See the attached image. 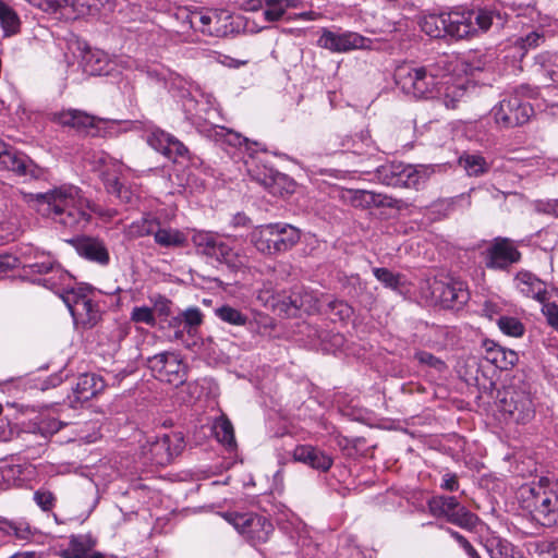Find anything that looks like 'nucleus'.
<instances>
[{"instance_id": "obj_1", "label": "nucleus", "mask_w": 558, "mask_h": 558, "mask_svg": "<svg viewBox=\"0 0 558 558\" xmlns=\"http://www.w3.org/2000/svg\"><path fill=\"white\" fill-rule=\"evenodd\" d=\"M32 197L38 203V210L43 215L51 217L66 228H84L89 222L92 214L102 215L98 206L92 204L74 185L60 186Z\"/></svg>"}, {"instance_id": "obj_2", "label": "nucleus", "mask_w": 558, "mask_h": 558, "mask_svg": "<svg viewBox=\"0 0 558 558\" xmlns=\"http://www.w3.org/2000/svg\"><path fill=\"white\" fill-rule=\"evenodd\" d=\"M448 70L447 58H440L433 64L414 66L403 64L395 71V82L401 90L414 98H434L444 72Z\"/></svg>"}, {"instance_id": "obj_3", "label": "nucleus", "mask_w": 558, "mask_h": 558, "mask_svg": "<svg viewBox=\"0 0 558 558\" xmlns=\"http://www.w3.org/2000/svg\"><path fill=\"white\" fill-rule=\"evenodd\" d=\"M505 22V16L496 7L457 9L445 13L446 36L457 39L487 32L492 26L501 27Z\"/></svg>"}, {"instance_id": "obj_4", "label": "nucleus", "mask_w": 558, "mask_h": 558, "mask_svg": "<svg viewBox=\"0 0 558 558\" xmlns=\"http://www.w3.org/2000/svg\"><path fill=\"white\" fill-rule=\"evenodd\" d=\"M192 242L198 255L219 264H225L231 269L238 270L245 267L248 263V258L244 253L232 247L227 239L215 232L194 231Z\"/></svg>"}, {"instance_id": "obj_5", "label": "nucleus", "mask_w": 558, "mask_h": 558, "mask_svg": "<svg viewBox=\"0 0 558 558\" xmlns=\"http://www.w3.org/2000/svg\"><path fill=\"white\" fill-rule=\"evenodd\" d=\"M521 495L534 518L544 526L558 523V485L549 487L546 478L521 488Z\"/></svg>"}, {"instance_id": "obj_6", "label": "nucleus", "mask_w": 558, "mask_h": 558, "mask_svg": "<svg viewBox=\"0 0 558 558\" xmlns=\"http://www.w3.org/2000/svg\"><path fill=\"white\" fill-rule=\"evenodd\" d=\"M300 236V230L291 225L269 223L255 228L251 242L260 253L272 255L292 248Z\"/></svg>"}, {"instance_id": "obj_7", "label": "nucleus", "mask_w": 558, "mask_h": 558, "mask_svg": "<svg viewBox=\"0 0 558 558\" xmlns=\"http://www.w3.org/2000/svg\"><path fill=\"white\" fill-rule=\"evenodd\" d=\"M537 95V88L529 85L518 87L514 94L502 99L493 109L496 122L505 128H513L526 123L533 113V108L524 98H535Z\"/></svg>"}, {"instance_id": "obj_8", "label": "nucleus", "mask_w": 558, "mask_h": 558, "mask_svg": "<svg viewBox=\"0 0 558 558\" xmlns=\"http://www.w3.org/2000/svg\"><path fill=\"white\" fill-rule=\"evenodd\" d=\"M62 301L69 308L74 324L84 329L93 328L101 318L98 303L94 301L90 287L80 284L62 293Z\"/></svg>"}, {"instance_id": "obj_9", "label": "nucleus", "mask_w": 558, "mask_h": 558, "mask_svg": "<svg viewBox=\"0 0 558 558\" xmlns=\"http://www.w3.org/2000/svg\"><path fill=\"white\" fill-rule=\"evenodd\" d=\"M184 448L181 433L171 432L161 436L149 437L141 445V457L145 463L165 466Z\"/></svg>"}, {"instance_id": "obj_10", "label": "nucleus", "mask_w": 558, "mask_h": 558, "mask_svg": "<svg viewBox=\"0 0 558 558\" xmlns=\"http://www.w3.org/2000/svg\"><path fill=\"white\" fill-rule=\"evenodd\" d=\"M222 517L253 546L266 543L274 532L272 523L255 512H226Z\"/></svg>"}, {"instance_id": "obj_11", "label": "nucleus", "mask_w": 558, "mask_h": 558, "mask_svg": "<svg viewBox=\"0 0 558 558\" xmlns=\"http://www.w3.org/2000/svg\"><path fill=\"white\" fill-rule=\"evenodd\" d=\"M53 121L62 126L74 129L76 132L96 135H107L114 128L113 122L105 121L86 111L64 109L53 114Z\"/></svg>"}, {"instance_id": "obj_12", "label": "nucleus", "mask_w": 558, "mask_h": 558, "mask_svg": "<svg viewBox=\"0 0 558 558\" xmlns=\"http://www.w3.org/2000/svg\"><path fill=\"white\" fill-rule=\"evenodd\" d=\"M95 162L104 167V170L101 171V179L107 192L117 196L122 203L134 204L138 198L136 192L131 187L125 186L120 181V177L123 174L125 166L105 153H101Z\"/></svg>"}, {"instance_id": "obj_13", "label": "nucleus", "mask_w": 558, "mask_h": 558, "mask_svg": "<svg viewBox=\"0 0 558 558\" xmlns=\"http://www.w3.org/2000/svg\"><path fill=\"white\" fill-rule=\"evenodd\" d=\"M147 366L161 381L178 386L186 380L185 365L173 352H162L149 357Z\"/></svg>"}, {"instance_id": "obj_14", "label": "nucleus", "mask_w": 558, "mask_h": 558, "mask_svg": "<svg viewBox=\"0 0 558 558\" xmlns=\"http://www.w3.org/2000/svg\"><path fill=\"white\" fill-rule=\"evenodd\" d=\"M451 64L448 62V70L444 72L435 99L447 109H457L460 102L469 97V84L465 78L451 75Z\"/></svg>"}, {"instance_id": "obj_15", "label": "nucleus", "mask_w": 558, "mask_h": 558, "mask_svg": "<svg viewBox=\"0 0 558 558\" xmlns=\"http://www.w3.org/2000/svg\"><path fill=\"white\" fill-rule=\"evenodd\" d=\"M322 302L315 291L302 286L294 287L289 295L278 302L275 296H271V306H280V311L287 314H294L299 310L308 314L317 312L320 310Z\"/></svg>"}, {"instance_id": "obj_16", "label": "nucleus", "mask_w": 558, "mask_h": 558, "mask_svg": "<svg viewBox=\"0 0 558 558\" xmlns=\"http://www.w3.org/2000/svg\"><path fill=\"white\" fill-rule=\"evenodd\" d=\"M318 46L332 52H348L355 49H367L372 40L354 32H332L324 29L318 38Z\"/></svg>"}, {"instance_id": "obj_17", "label": "nucleus", "mask_w": 558, "mask_h": 558, "mask_svg": "<svg viewBox=\"0 0 558 558\" xmlns=\"http://www.w3.org/2000/svg\"><path fill=\"white\" fill-rule=\"evenodd\" d=\"M483 256L486 267L492 269H507L521 259V253L507 238L495 239L483 252Z\"/></svg>"}, {"instance_id": "obj_18", "label": "nucleus", "mask_w": 558, "mask_h": 558, "mask_svg": "<svg viewBox=\"0 0 558 558\" xmlns=\"http://www.w3.org/2000/svg\"><path fill=\"white\" fill-rule=\"evenodd\" d=\"M500 409L515 423H526L534 415V405L530 393L519 390L507 391L500 400Z\"/></svg>"}, {"instance_id": "obj_19", "label": "nucleus", "mask_w": 558, "mask_h": 558, "mask_svg": "<svg viewBox=\"0 0 558 558\" xmlns=\"http://www.w3.org/2000/svg\"><path fill=\"white\" fill-rule=\"evenodd\" d=\"M203 135L220 145H228L231 147L242 148L250 155L258 150H265L264 147L257 142H251L240 133L227 129L221 125H209L205 126L199 131Z\"/></svg>"}, {"instance_id": "obj_20", "label": "nucleus", "mask_w": 558, "mask_h": 558, "mask_svg": "<svg viewBox=\"0 0 558 558\" xmlns=\"http://www.w3.org/2000/svg\"><path fill=\"white\" fill-rule=\"evenodd\" d=\"M148 145L172 161L186 158L189 148L175 136L161 130L154 129L147 134Z\"/></svg>"}, {"instance_id": "obj_21", "label": "nucleus", "mask_w": 558, "mask_h": 558, "mask_svg": "<svg viewBox=\"0 0 558 558\" xmlns=\"http://www.w3.org/2000/svg\"><path fill=\"white\" fill-rule=\"evenodd\" d=\"M302 5L301 0H246L242 8L247 12L263 10L264 20L268 23L279 21L288 9H296Z\"/></svg>"}, {"instance_id": "obj_22", "label": "nucleus", "mask_w": 558, "mask_h": 558, "mask_svg": "<svg viewBox=\"0 0 558 558\" xmlns=\"http://www.w3.org/2000/svg\"><path fill=\"white\" fill-rule=\"evenodd\" d=\"M440 169L435 165H407L399 162L397 187L418 190Z\"/></svg>"}, {"instance_id": "obj_23", "label": "nucleus", "mask_w": 558, "mask_h": 558, "mask_svg": "<svg viewBox=\"0 0 558 558\" xmlns=\"http://www.w3.org/2000/svg\"><path fill=\"white\" fill-rule=\"evenodd\" d=\"M0 169L9 170L21 177H33L38 175V168L33 160L24 153L5 145L0 154Z\"/></svg>"}, {"instance_id": "obj_24", "label": "nucleus", "mask_w": 558, "mask_h": 558, "mask_svg": "<svg viewBox=\"0 0 558 558\" xmlns=\"http://www.w3.org/2000/svg\"><path fill=\"white\" fill-rule=\"evenodd\" d=\"M293 458L318 471H328L332 465L330 456L311 445L296 446L293 450Z\"/></svg>"}, {"instance_id": "obj_25", "label": "nucleus", "mask_w": 558, "mask_h": 558, "mask_svg": "<svg viewBox=\"0 0 558 558\" xmlns=\"http://www.w3.org/2000/svg\"><path fill=\"white\" fill-rule=\"evenodd\" d=\"M515 287L527 298L544 302L547 296L545 283L527 270H521L514 278Z\"/></svg>"}, {"instance_id": "obj_26", "label": "nucleus", "mask_w": 558, "mask_h": 558, "mask_svg": "<svg viewBox=\"0 0 558 558\" xmlns=\"http://www.w3.org/2000/svg\"><path fill=\"white\" fill-rule=\"evenodd\" d=\"M77 253L84 258L106 266L109 264L110 256L105 243L96 238H83L77 241Z\"/></svg>"}, {"instance_id": "obj_27", "label": "nucleus", "mask_w": 558, "mask_h": 558, "mask_svg": "<svg viewBox=\"0 0 558 558\" xmlns=\"http://www.w3.org/2000/svg\"><path fill=\"white\" fill-rule=\"evenodd\" d=\"M107 385H109V378L94 373L83 374L77 379L74 392L78 400L87 401L100 393Z\"/></svg>"}, {"instance_id": "obj_28", "label": "nucleus", "mask_w": 558, "mask_h": 558, "mask_svg": "<svg viewBox=\"0 0 558 558\" xmlns=\"http://www.w3.org/2000/svg\"><path fill=\"white\" fill-rule=\"evenodd\" d=\"M23 255V268L26 274L47 275L57 264L49 254L32 247L27 248Z\"/></svg>"}, {"instance_id": "obj_29", "label": "nucleus", "mask_w": 558, "mask_h": 558, "mask_svg": "<svg viewBox=\"0 0 558 558\" xmlns=\"http://www.w3.org/2000/svg\"><path fill=\"white\" fill-rule=\"evenodd\" d=\"M244 165L251 179L265 189H271L277 179L280 177V173L272 168H269L265 165L259 166L255 160L254 153L248 155V158L245 159Z\"/></svg>"}, {"instance_id": "obj_30", "label": "nucleus", "mask_w": 558, "mask_h": 558, "mask_svg": "<svg viewBox=\"0 0 558 558\" xmlns=\"http://www.w3.org/2000/svg\"><path fill=\"white\" fill-rule=\"evenodd\" d=\"M41 283L48 289L52 290L62 299V293L68 290H73L77 284L73 282L72 276L64 270L58 263L51 269L47 277L41 280Z\"/></svg>"}, {"instance_id": "obj_31", "label": "nucleus", "mask_w": 558, "mask_h": 558, "mask_svg": "<svg viewBox=\"0 0 558 558\" xmlns=\"http://www.w3.org/2000/svg\"><path fill=\"white\" fill-rule=\"evenodd\" d=\"M96 546L90 535H72L69 546L60 551L62 558H89Z\"/></svg>"}, {"instance_id": "obj_32", "label": "nucleus", "mask_w": 558, "mask_h": 558, "mask_svg": "<svg viewBox=\"0 0 558 558\" xmlns=\"http://www.w3.org/2000/svg\"><path fill=\"white\" fill-rule=\"evenodd\" d=\"M458 163L469 177H481L490 169L489 162L477 153H463L459 157Z\"/></svg>"}, {"instance_id": "obj_33", "label": "nucleus", "mask_w": 558, "mask_h": 558, "mask_svg": "<svg viewBox=\"0 0 558 558\" xmlns=\"http://www.w3.org/2000/svg\"><path fill=\"white\" fill-rule=\"evenodd\" d=\"M208 35L225 37L234 32L232 15L226 10H211L210 26L205 28Z\"/></svg>"}, {"instance_id": "obj_34", "label": "nucleus", "mask_w": 558, "mask_h": 558, "mask_svg": "<svg viewBox=\"0 0 558 558\" xmlns=\"http://www.w3.org/2000/svg\"><path fill=\"white\" fill-rule=\"evenodd\" d=\"M486 352V359L501 369L513 367L519 361L517 352L495 343H492V345L487 348Z\"/></svg>"}, {"instance_id": "obj_35", "label": "nucleus", "mask_w": 558, "mask_h": 558, "mask_svg": "<svg viewBox=\"0 0 558 558\" xmlns=\"http://www.w3.org/2000/svg\"><path fill=\"white\" fill-rule=\"evenodd\" d=\"M441 301L448 306H461L469 300V291L463 282L453 281L442 287Z\"/></svg>"}, {"instance_id": "obj_36", "label": "nucleus", "mask_w": 558, "mask_h": 558, "mask_svg": "<svg viewBox=\"0 0 558 558\" xmlns=\"http://www.w3.org/2000/svg\"><path fill=\"white\" fill-rule=\"evenodd\" d=\"M159 221L151 215H144L141 219L133 221L123 230L128 239H137L154 234Z\"/></svg>"}, {"instance_id": "obj_37", "label": "nucleus", "mask_w": 558, "mask_h": 558, "mask_svg": "<svg viewBox=\"0 0 558 558\" xmlns=\"http://www.w3.org/2000/svg\"><path fill=\"white\" fill-rule=\"evenodd\" d=\"M351 203L354 207L368 208L372 206H388L389 198L383 194L372 191L356 190L350 192Z\"/></svg>"}, {"instance_id": "obj_38", "label": "nucleus", "mask_w": 558, "mask_h": 558, "mask_svg": "<svg viewBox=\"0 0 558 558\" xmlns=\"http://www.w3.org/2000/svg\"><path fill=\"white\" fill-rule=\"evenodd\" d=\"M155 242L162 247H182L186 243V236L183 232L173 228H156L154 232Z\"/></svg>"}, {"instance_id": "obj_39", "label": "nucleus", "mask_w": 558, "mask_h": 558, "mask_svg": "<svg viewBox=\"0 0 558 558\" xmlns=\"http://www.w3.org/2000/svg\"><path fill=\"white\" fill-rule=\"evenodd\" d=\"M213 433L216 439L228 449L232 450L235 448L236 444L233 425L225 415L215 420L213 424Z\"/></svg>"}, {"instance_id": "obj_40", "label": "nucleus", "mask_w": 558, "mask_h": 558, "mask_svg": "<svg viewBox=\"0 0 558 558\" xmlns=\"http://www.w3.org/2000/svg\"><path fill=\"white\" fill-rule=\"evenodd\" d=\"M458 500L453 496H434L427 501L428 511L436 518H450Z\"/></svg>"}, {"instance_id": "obj_41", "label": "nucleus", "mask_w": 558, "mask_h": 558, "mask_svg": "<svg viewBox=\"0 0 558 558\" xmlns=\"http://www.w3.org/2000/svg\"><path fill=\"white\" fill-rule=\"evenodd\" d=\"M202 319L203 316L198 308H187L179 316L173 318V325L180 328V330L175 332V337H182L184 331L191 333L195 327L202 324Z\"/></svg>"}, {"instance_id": "obj_42", "label": "nucleus", "mask_w": 558, "mask_h": 558, "mask_svg": "<svg viewBox=\"0 0 558 558\" xmlns=\"http://www.w3.org/2000/svg\"><path fill=\"white\" fill-rule=\"evenodd\" d=\"M0 25L4 37L17 34L21 27L17 13L2 0H0Z\"/></svg>"}, {"instance_id": "obj_43", "label": "nucleus", "mask_w": 558, "mask_h": 558, "mask_svg": "<svg viewBox=\"0 0 558 558\" xmlns=\"http://www.w3.org/2000/svg\"><path fill=\"white\" fill-rule=\"evenodd\" d=\"M85 71L92 75H101L107 70L108 56L101 50H86L83 56Z\"/></svg>"}, {"instance_id": "obj_44", "label": "nucleus", "mask_w": 558, "mask_h": 558, "mask_svg": "<svg viewBox=\"0 0 558 558\" xmlns=\"http://www.w3.org/2000/svg\"><path fill=\"white\" fill-rule=\"evenodd\" d=\"M420 26L421 29L432 38L446 37L445 13L439 15L429 14L422 17Z\"/></svg>"}, {"instance_id": "obj_45", "label": "nucleus", "mask_w": 558, "mask_h": 558, "mask_svg": "<svg viewBox=\"0 0 558 558\" xmlns=\"http://www.w3.org/2000/svg\"><path fill=\"white\" fill-rule=\"evenodd\" d=\"M447 521L461 529L473 531L477 526L480 519L476 514L469 511L465 507L460 506L458 502V506L454 507L453 512Z\"/></svg>"}, {"instance_id": "obj_46", "label": "nucleus", "mask_w": 558, "mask_h": 558, "mask_svg": "<svg viewBox=\"0 0 558 558\" xmlns=\"http://www.w3.org/2000/svg\"><path fill=\"white\" fill-rule=\"evenodd\" d=\"M488 550L492 558H524L522 551L506 539H498Z\"/></svg>"}, {"instance_id": "obj_47", "label": "nucleus", "mask_w": 558, "mask_h": 558, "mask_svg": "<svg viewBox=\"0 0 558 558\" xmlns=\"http://www.w3.org/2000/svg\"><path fill=\"white\" fill-rule=\"evenodd\" d=\"M215 313L222 322L230 325L244 326L247 322L246 315L230 305H222L216 308Z\"/></svg>"}, {"instance_id": "obj_48", "label": "nucleus", "mask_w": 558, "mask_h": 558, "mask_svg": "<svg viewBox=\"0 0 558 558\" xmlns=\"http://www.w3.org/2000/svg\"><path fill=\"white\" fill-rule=\"evenodd\" d=\"M497 325L505 335L510 337H522L525 331L524 325L515 317L500 316Z\"/></svg>"}, {"instance_id": "obj_49", "label": "nucleus", "mask_w": 558, "mask_h": 558, "mask_svg": "<svg viewBox=\"0 0 558 558\" xmlns=\"http://www.w3.org/2000/svg\"><path fill=\"white\" fill-rule=\"evenodd\" d=\"M398 169L399 162H391L380 166L376 169V178L380 183L387 186L397 187L399 173Z\"/></svg>"}, {"instance_id": "obj_50", "label": "nucleus", "mask_w": 558, "mask_h": 558, "mask_svg": "<svg viewBox=\"0 0 558 558\" xmlns=\"http://www.w3.org/2000/svg\"><path fill=\"white\" fill-rule=\"evenodd\" d=\"M0 531L17 539H27L31 531L25 523H17L5 519L0 520Z\"/></svg>"}, {"instance_id": "obj_51", "label": "nucleus", "mask_w": 558, "mask_h": 558, "mask_svg": "<svg viewBox=\"0 0 558 558\" xmlns=\"http://www.w3.org/2000/svg\"><path fill=\"white\" fill-rule=\"evenodd\" d=\"M373 274L386 288L395 290L400 286V276L388 268L375 267L373 268Z\"/></svg>"}, {"instance_id": "obj_52", "label": "nucleus", "mask_w": 558, "mask_h": 558, "mask_svg": "<svg viewBox=\"0 0 558 558\" xmlns=\"http://www.w3.org/2000/svg\"><path fill=\"white\" fill-rule=\"evenodd\" d=\"M330 315L339 320H345L351 317L353 308L344 301L331 300L327 302Z\"/></svg>"}, {"instance_id": "obj_53", "label": "nucleus", "mask_w": 558, "mask_h": 558, "mask_svg": "<svg viewBox=\"0 0 558 558\" xmlns=\"http://www.w3.org/2000/svg\"><path fill=\"white\" fill-rule=\"evenodd\" d=\"M131 320L148 326H155L156 318L153 308L148 306H135L131 312Z\"/></svg>"}, {"instance_id": "obj_54", "label": "nucleus", "mask_w": 558, "mask_h": 558, "mask_svg": "<svg viewBox=\"0 0 558 558\" xmlns=\"http://www.w3.org/2000/svg\"><path fill=\"white\" fill-rule=\"evenodd\" d=\"M532 206L538 214L558 218V199H536L532 203Z\"/></svg>"}, {"instance_id": "obj_55", "label": "nucleus", "mask_w": 558, "mask_h": 558, "mask_svg": "<svg viewBox=\"0 0 558 558\" xmlns=\"http://www.w3.org/2000/svg\"><path fill=\"white\" fill-rule=\"evenodd\" d=\"M415 359L424 365H428L435 368L438 372H442L446 369V364L440 359L436 357L429 352L420 351L415 353Z\"/></svg>"}, {"instance_id": "obj_56", "label": "nucleus", "mask_w": 558, "mask_h": 558, "mask_svg": "<svg viewBox=\"0 0 558 558\" xmlns=\"http://www.w3.org/2000/svg\"><path fill=\"white\" fill-rule=\"evenodd\" d=\"M536 550L545 558H558V538L537 542Z\"/></svg>"}, {"instance_id": "obj_57", "label": "nucleus", "mask_w": 558, "mask_h": 558, "mask_svg": "<svg viewBox=\"0 0 558 558\" xmlns=\"http://www.w3.org/2000/svg\"><path fill=\"white\" fill-rule=\"evenodd\" d=\"M210 21H211V10L207 11L205 13H202V12L192 13V15L190 17L191 26L194 27L195 29L201 31L204 34H207V32H205V28L210 26Z\"/></svg>"}, {"instance_id": "obj_58", "label": "nucleus", "mask_w": 558, "mask_h": 558, "mask_svg": "<svg viewBox=\"0 0 558 558\" xmlns=\"http://www.w3.org/2000/svg\"><path fill=\"white\" fill-rule=\"evenodd\" d=\"M34 500L44 511H48L53 508L56 498L51 492L39 489L34 493Z\"/></svg>"}, {"instance_id": "obj_59", "label": "nucleus", "mask_w": 558, "mask_h": 558, "mask_svg": "<svg viewBox=\"0 0 558 558\" xmlns=\"http://www.w3.org/2000/svg\"><path fill=\"white\" fill-rule=\"evenodd\" d=\"M502 304L499 300L489 299L486 300L482 306V313L489 319H493L496 316H501Z\"/></svg>"}, {"instance_id": "obj_60", "label": "nucleus", "mask_w": 558, "mask_h": 558, "mask_svg": "<svg viewBox=\"0 0 558 558\" xmlns=\"http://www.w3.org/2000/svg\"><path fill=\"white\" fill-rule=\"evenodd\" d=\"M544 40L545 37L543 34L537 32H531L525 37H522L520 39V46L522 49L527 50L538 47L541 44L544 43Z\"/></svg>"}, {"instance_id": "obj_61", "label": "nucleus", "mask_w": 558, "mask_h": 558, "mask_svg": "<svg viewBox=\"0 0 558 558\" xmlns=\"http://www.w3.org/2000/svg\"><path fill=\"white\" fill-rule=\"evenodd\" d=\"M542 312L546 317L548 325L558 331V306L555 303H545Z\"/></svg>"}, {"instance_id": "obj_62", "label": "nucleus", "mask_w": 558, "mask_h": 558, "mask_svg": "<svg viewBox=\"0 0 558 558\" xmlns=\"http://www.w3.org/2000/svg\"><path fill=\"white\" fill-rule=\"evenodd\" d=\"M20 260L12 255H0V278L17 267Z\"/></svg>"}, {"instance_id": "obj_63", "label": "nucleus", "mask_w": 558, "mask_h": 558, "mask_svg": "<svg viewBox=\"0 0 558 558\" xmlns=\"http://www.w3.org/2000/svg\"><path fill=\"white\" fill-rule=\"evenodd\" d=\"M128 328L121 325H114L113 329L111 330V336L113 339L111 344L112 351H116L119 348L120 342L128 336Z\"/></svg>"}, {"instance_id": "obj_64", "label": "nucleus", "mask_w": 558, "mask_h": 558, "mask_svg": "<svg viewBox=\"0 0 558 558\" xmlns=\"http://www.w3.org/2000/svg\"><path fill=\"white\" fill-rule=\"evenodd\" d=\"M440 487L448 492H456L459 489V482L456 474L446 473L442 476Z\"/></svg>"}]
</instances>
